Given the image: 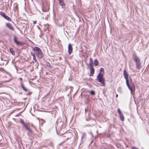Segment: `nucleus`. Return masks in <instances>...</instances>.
Instances as JSON below:
<instances>
[{
    "label": "nucleus",
    "instance_id": "nucleus-11",
    "mask_svg": "<svg viewBox=\"0 0 149 149\" xmlns=\"http://www.w3.org/2000/svg\"><path fill=\"white\" fill-rule=\"evenodd\" d=\"M36 55L37 57L39 58H40V59L41 58L43 57V55L42 52V51H41V52H40L39 53H38Z\"/></svg>",
    "mask_w": 149,
    "mask_h": 149
},
{
    "label": "nucleus",
    "instance_id": "nucleus-13",
    "mask_svg": "<svg viewBox=\"0 0 149 149\" xmlns=\"http://www.w3.org/2000/svg\"><path fill=\"white\" fill-rule=\"evenodd\" d=\"M22 88L25 92L27 91V89L25 87L22 83L21 84Z\"/></svg>",
    "mask_w": 149,
    "mask_h": 149
},
{
    "label": "nucleus",
    "instance_id": "nucleus-14",
    "mask_svg": "<svg viewBox=\"0 0 149 149\" xmlns=\"http://www.w3.org/2000/svg\"><path fill=\"white\" fill-rule=\"evenodd\" d=\"M10 51L11 52L13 55H14L15 54V53L13 49L12 48H10Z\"/></svg>",
    "mask_w": 149,
    "mask_h": 149
},
{
    "label": "nucleus",
    "instance_id": "nucleus-10",
    "mask_svg": "<svg viewBox=\"0 0 149 149\" xmlns=\"http://www.w3.org/2000/svg\"><path fill=\"white\" fill-rule=\"evenodd\" d=\"M6 26L12 30H14V29L12 26V25L10 23H6Z\"/></svg>",
    "mask_w": 149,
    "mask_h": 149
},
{
    "label": "nucleus",
    "instance_id": "nucleus-1",
    "mask_svg": "<svg viewBox=\"0 0 149 149\" xmlns=\"http://www.w3.org/2000/svg\"><path fill=\"white\" fill-rule=\"evenodd\" d=\"M123 75L124 78L126 80L127 85L130 91L131 94L132 95H134L135 93V85L132 82L131 78L130 77L128 79V74L125 70L124 71Z\"/></svg>",
    "mask_w": 149,
    "mask_h": 149
},
{
    "label": "nucleus",
    "instance_id": "nucleus-34",
    "mask_svg": "<svg viewBox=\"0 0 149 149\" xmlns=\"http://www.w3.org/2000/svg\"><path fill=\"white\" fill-rule=\"evenodd\" d=\"M20 80H22V78H20Z\"/></svg>",
    "mask_w": 149,
    "mask_h": 149
},
{
    "label": "nucleus",
    "instance_id": "nucleus-6",
    "mask_svg": "<svg viewBox=\"0 0 149 149\" xmlns=\"http://www.w3.org/2000/svg\"><path fill=\"white\" fill-rule=\"evenodd\" d=\"M33 49L36 55L42 51L40 48L37 47H35L33 48Z\"/></svg>",
    "mask_w": 149,
    "mask_h": 149
},
{
    "label": "nucleus",
    "instance_id": "nucleus-21",
    "mask_svg": "<svg viewBox=\"0 0 149 149\" xmlns=\"http://www.w3.org/2000/svg\"><path fill=\"white\" fill-rule=\"evenodd\" d=\"M90 93L92 95H94L95 94V92L93 90L91 91L90 92Z\"/></svg>",
    "mask_w": 149,
    "mask_h": 149
},
{
    "label": "nucleus",
    "instance_id": "nucleus-24",
    "mask_svg": "<svg viewBox=\"0 0 149 149\" xmlns=\"http://www.w3.org/2000/svg\"><path fill=\"white\" fill-rule=\"evenodd\" d=\"M46 65L47 66H49L50 67H51V65L50 63L49 62H47V63Z\"/></svg>",
    "mask_w": 149,
    "mask_h": 149
},
{
    "label": "nucleus",
    "instance_id": "nucleus-26",
    "mask_svg": "<svg viewBox=\"0 0 149 149\" xmlns=\"http://www.w3.org/2000/svg\"><path fill=\"white\" fill-rule=\"evenodd\" d=\"M59 3L64 2L63 0H58Z\"/></svg>",
    "mask_w": 149,
    "mask_h": 149
},
{
    "label": "nucleus",
    "instance_id": "nucleus-5",
    "mask_svg": "<svg viewBox=\"0 0 149 149\" xmlns=\"http://www.w3.org/2000/svg\"><path fill=\"white\" fill-rule=\"evenodd\" d=\"M118 113L119 116L121 120L123 121L124 120V117L123 114L121 113L120 109L118 108Z\"/></svg>",
    "mask_w": 149,
    "mask_h": 149
},
{
    "label": "nucleus",
    "instance_id": "nucleus-2",
    "mask_svg": "<svg viewBox=\"0 0 149 149\" xmlns=\"http://www.w3.org/2000/svg\"><path fill=\"white\" fill-rule=\"evenodd\" d=\"M134 59L136 63V68L138 70H139L141 67L140 60L138 57L134 54H133Z\"/></svg>",
    "mask_w": 149,
    "mask_h": 149
},
{
    "label": "nucleus",
    "instance_id": "nucleus-32",
    "mask_svg": "<svg viewBox=\"0 0 149 149\" xmlns=\"http://www.w3.org/2000/svg\"><path fill=\"white\" fill-rule=\"evenodd\" d=\"M49 93H48L46 95H49Z\"/></svg>",
    "mask_w": 149,
    "mask_h": 149
},
{
    "label": "nucleus",
    "instance_id": "nucleus-8",
    "mask_svg": "<svg viewBox=\"0 0 149 149\" xmlns=\"http://www.w3.org/2000/svg\"><path fill=\"white\" fill-rule=\"evenodd\" d=\"M72 51V46L70 43H69L68 45V52L69 55L71 54Z\"/></svg>",
    "mask_w": 149,
    "mask_h": 149
},
{
    "label": "nucleus",
    "instance_id": "nucleus-23",
    "mask_svg": "<svg viewBox=\"0 0 149 149\" xmlns=\"http://www.w3.org/2000/svg\"><path fill=\"white\" fill-rule=\"evenodd\" d=\"M0 14L1 16L3 17V16L5 15V13L3 12H0Z\"/></svg>",
    "mask_w": 149,
    "mask_h": 149
},
{
    "label": "nucleus",
    "instance_id": "nucleus-7",
    "mask_svg": "<svg viewBox=\"0 0 149 149\" xmlns=\"http://www.w3.org/2000/svg\"><path fill=\"white\" fill-rule=\"evenodd\" d=\"M91 65V64H90V76H92L94 74L95 70L93 67V65Z\"/></svg>",
    "mask_w": 149,
    "mask_h": 149
},
{
    "label": "nucleus",
    "instance_id": "nucleus-12",
    "mask_svg": "<svg viewBox=\"0 0 149 149\" xmlns=\"http://www.w3.org/2000/svg\"><path fill=\"white\" fill-rule=\"evenodd\" d=\"M60 6L61 7V8L63 9H64L65 8V4L64 2L59 3Z\"/></svg>",
    "mask_w": 149,
    "mask_h": 149
},
{
    "label": "nucleus",
    "instance_id": "nucleus-19",
    "mask_svg": "<svg viewBox=\"0 0 149 149\" xmlns=\"http://www.w3.org/2000/svg\"><path fill=\"white\" fill-rule=\"evenodd\" d=\"M104 72V69L103 68H101L100 69V72L99 73H102V74L103 75Z\"/></svg>",
    "mask_w": 149,
    "mask_h": 149
},
{
    "label": "nucleus",
    "instance_id": "nucleus-9",
    "mask_svg": "<svg viewBox=\"0 0 149 149\" xmlns=\"http://www.w3.org/2000/svg\"><path fill=\"white\" fill-rule=\"evenodd\" d=\"M14 41L17 45H22V44L21 42L17 40V38L15 35L14 36Z\"/></svg>",
    "mask_w": 149,
    "mask_h": 149
},
{
    "label": "nucleus",
    "instance_id": "nucleus-4",
    "mask_svg": "<svg viewBox=\"0 0 149 149\" xmlns=\"http://www.w3.org/2000/svg\"><path fill=\"white\" fill-rule=\"evenodd\" d=\"M20 123L22 124V126L24 127L30 133L32 132V131L31 129L28 127L27 125L24 123L22 120L21 119L20 120Z\"/></svg>",
    "mask_w": 149,
    "mask_h": 149
},
{
    "label": "nucleus",
    "instance_id": "nucleus-28",
    "mask_svg": "<svg viewBox=\"0 0 149 149\" xmlns=\"http://www.w3.org/2000/svg\"><path fill=\"white\" fill-rule=\"evenodd\" d=\"M36 21H33V23L34 24H35L36 23Z\"/></svg>",
    "mask_w": 149,
    "mask_h": 149
},
{
    "label": "nucleus",
    "instance_id": "nucleus-16",
    "mask_svg": "<svg viewBox=\"0 0 149 149\" xmlns=\"http://www.w3.org/2000/svg\"><path fill=\"white\" fill-rule=\"evenodd\" d=\"M86 133H85L83 134H82V136L81 137V143H83L84 142L83 139L84 138V137L86 136Z\"/></svg>",
    "mask_w": 149,
    "mask_h": 149
},
{
    "label": "nucleus",
    "instance_id": "nucleus-20",
    "mask_svg": "<svg viewBox=\"0 0 149 149\" xmlns=\"http://www.w3.org/2000/svg\"><path fill=\"white\" fill-rule=\"evenodd\" d=\"M6 19L8 21H10L11 19L8 17L7 16H6L4 18Z\"/></svg>",
    "mask_w": 149,
    "mask_h": 149
},
{
    "label": "nucleus",
    "instance_id": "nucleus-3",
    "mask_svg": "<svg viewBox=\"0 0 149 149\" xmlns=\"http://www.w3.org/2000/svg\"><path fill=\"white\" fill-rule=\"evenodd\" d=\"M97 79L98 81L102 84V86H104V80L103 77V75L102 74V73H99L97 76Z\"/></svg>",
    "mask_w": 149,
    "mask_h": 149
},
{
    "label": "nucleus",
    "instance_id": "nucleus-30",
    "mask_svg": "<svg viewBox=\"0 0 149 149\" xmlns=\"http://www.w3.org/2000/svg\"><path fill=\"white\" fill-rule=\"evenodd\" d=\"M6 16V14H5V15L3 16V17H4V18H5V16Z\"/></svg>",
    "mask_w": 149,
    "mask_h": 149
},
{
    "label": "nucleus",
    "instance_id": "nucleus-17",
    "mask_svg": "<svg viewBox=\"0 0 149 149\" xmlns=\"http://www.w3.org/2000/svg\"><path fill=\"white\" fill-rule=\"evenodd\" d=\"M118 91L120 93H122V88L121 87H119L117 89Z\"/></svg>",
    "mask_w": 149,
    "mask_h": 149
},
{
    "label": "nucleus",
    "instance_id": "nucleus-33",
    "mask_svg": "<svg viewBox=\"0 0 149 149\" xmlns=\"http://www.w3.org/2000/svg\"><path fill=\"white\" fill-rule=\"evenodd\" d=\"M118 96V95L117 94H116V97H117Z\"/></svg>",
    "mask_w": 149,
    "mask_h": 149
},
{
    "label": "nucleus",
    "instance_id": "nucleus-25",
    "mask_svg": "<svg viewBox=\"0 0 149 149\" xmlns=\"http://www.w3.org/2000/svg\"><path fill=\"white\" fill-rule=\"evenodd\" d=\"M31 55H32V56H33V57L34 56H35V55L33 52H31Z\"/></svg>",
    "mask_w": 149,
    "mask_h": 149
},
{
    "label": "nucleus",
    "instance_id": "nucleus-22",
    "mask_svg": "<svg viewBox=\"0 0 149 149\" xmlns=\"http://www.w3.org/2000/svg\"><path fill=\"white\" fill-rule=\"evenodd\" d=\"M90 63H89V65H90V64H91V65H92V62H93V60L91 58H90Z\"/></svg>",
    "mask_w": 149,
    "mask_h": 149
},
{
    "label": "nucleus",
    "instance_id": "nucleus-31",
    "mask_svg": "<svg viewBox=\"0 0 149 149\" xmlns=\"http://www.w3.org/2000/svg\"><path fill=\"white\" fill-rule=\"evenodd\" d=\"M17 4H16V6H15V7L16 8H17Z\"/></svg>",
    "mask_w": 149,
    "mask_h": 149
},
{
    "label": "nucleus",
    "instance_id": "nucleus-15",
    "mask_svg": "<svg viewBox=\"0 0 149 149\" xmlns=\"http://www.w3.org/2000/svg\"><path fill=\"white\" fill-rule=\"evenodd\" d=\"M99 62L97 59H95L94 61V64L95 66H97L98 65Z\"/></svg>",
    "mask_w": 149,
    "mask_h": 149
},
{
    "label": "nucleus",
    "instance_id": "nucleus-29",
    "mask_svg": "<svg viewBox=\"0 0 149 149\" xmlns=\"http://www.w3.org/2000/svg\"><path fill=\"white\" fill-rule=\"evenodd\" d=\"M3 81V82H4V83H5V82H8V81Z\"/></svg>",
    "mask_w": 149,
    "mask_h": 149
},
{
    "label": "nucleus",
    "instance_id": "nucleus-27",
    "mask_svg": "<svg viewBox=\"0 0 149 149\" xmlns=\"http://www.w3.org/2000/svg\"><path fill=\"white\" fill-rule=\"evenodd\" d=\"M132 149H139L135 147L134 146L132 147Z\"/></svg>",
    "mask_w": 149,
    "mask_h": 149
},
{
    "label": "nucleus",
    "instance_id": "nucleus-18",
    "mask_svg": "<svg viewBox=\"0 0 149 149\" xmlns=\"http://www.w3.org/2000/svg\"><path fill=\"white\" fill-rule=\"evenodd\" d=\"M33 63H37L38 65V62H37V60L36 58V56H34L33 57Z\"/></svg>",
    "mask_w": 149,
    "mask_h": 149
}]
</instances>
